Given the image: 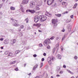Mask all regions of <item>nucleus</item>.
I'll return each mask as SVG.
<instances>
[{
  "mask_svg": "<svg viewBox=\"0 0 78 78\" xmlns=\"http://www.w3.org/2000/svg\"><path fill=\"white\" fill-rule=\"evenodd\" d=\"M67 71L69 72V73H71V74H72V73H72V72H71L70 70H67Z\"/></svg>",
  "mask_w": 78,
  "mask_h": 78,
  "instance_id": "31",
  "label": "nucleus"
},
{
  "mask_svg": "<svg viewBox=\"0 0 78 78\" xmlns=\"http://www.w3.org/2000/svg\"><path fill=\"white\" fill-rule=\"evenodd\" d=\"M16 39H12V42H13V43H12V44H14L16 42Z\"/></svg>",
  "mask_w": 78,
  "mask_h": 78,
  "instance_id": "19",
  "label": "nucleus"
},
{
  "mask_svg": "<svg viewBox=\"0 0 78 78\" xmlns=\"http://www.w3.org/2000/svg\"><path fill=\"white\" fill-rule=\"evenodd\" d=\"M47 20V17L43 16L40 15L38 16L37 15L35 16L34 17V20Z\"/></svg>",
  "mask_w": 78,
  "mask_h": 78,
  "instance_id": "2",
  "label": "nucleus"
},
{
  "mask_svg": "<svg viewBox=\"0 0 78 78\" xmlns=\"http://www.w3.org/2000/svg\"><path fill=\"white\" fill-rule=\"evenodd\" d=\"M12 55V53H10L9 54V56H11Z\"/></svg>",
  "mask_w": 78,
  "mask_h": 78,
  "instance_id": "23",
  "label": "nucleus"
},
{
  "mask_svg": "<svg viewBox=\"0 0 78 78\" xmlns=\"http://www.w3.org/2000/svg\"><path fill=\"white\" fill-rule=\"evenodd\" d=\"M43 45L41 44H39V47H43Z\"/></svg>",
  "mask_w": 78,
  "mask_h": 78,
  "instance_id": "28",
  "label": "nucleus"
},
{
  "mask_svg": "<svg viewBox=\"0 0 78 78\" xmlns=\"http://www.w3.org/2000/svg\"><path fill=\"white\" fill-rule=\"evenodd\" d=\"M34 21L35 23H37V22H39V20H34Z\"/></svg>",
  "mask_w": 78,
  "mask_h": 78,
  "instance_id": "26",
  "label": "nucleus"
},
{
  "mask_svg": "<svg viewBox=\"0 0 78 78\" xmlns=\"http://www.w3.org/2000/svg\"><path fill=\"white\" fill-rule=\"evenodd\" d=\"M4 43L5 44H8L9 43V40H5L4 41Z\"/></svg>",
  "mask_w": 78,
  "mask_h": 78,
  "instance_id": "12",
  "label": "nucleus"
},
{
  "mask_svg": "<svg viewBox=\"0 0 78 78\" xmlns=\"http://www.w3.org/2000/svg\"><path fill=\"white\" fill-rule=\"evenodd\" d=\"M19 31H21V29H20V28H19Z\"/></svg>",
  "mask_w": 78,
  "mask_h": 78,
  "instance_id": "57",
  "label": "nucleus"
},
{
  "mask_svg": "<svg viewBox=\"0 0 78 78\" xmlns=\"http://www.w3.org/2000/svg\"><path fill=\"white\" fill-rule=\"evenodd\" d=\"M41 22H44V21H45V20H41Z\"/></svg>",
  "mask_w": 78,
  "mask_h": 78,
  "instance_id": "41",
  "label": "nucleus"
},
{
  "mask_svg": "<svg viewBox=\"0 0 78 78\" xmlns=\"http://www.w3.org/2000/svg\"><path fill=\"white\" fill-rule=\"evenodd\" d=\"M38 31H39V32H40V33H41V32H42V31H41L40 30H39Z\"/></svg>",
  "mask_w": 78,
  "mask_h": 78,
  "instance_id": "55",
  "label": "nucleus"
},
{
  "mask_svg": "<svg viewBox=\"0 0 78 78\" xmlns=\"http://www.w3.org/2000/svg\"><path fill=\"white\" fill-rule=\"evenodd\" d=\"M74 58L75 59H77L78 58V57H77V56H75L74 57Z\"/></svg>",
  "mask_w": 78,
  "mask_h": 78,
  "instance_id": "33",
  "label": "nucleus"
},
{
  "mask_svg": "<svg viewBox=\"0 0 78 78\" xmlns=\"http://www.w3.org/2000/svg\"><path fill=\"white\" fill-rule=\"evenodd\" d=\"M66 2H63L62 3V5H66Z\"/></svg>",
  "mask_w": 78,
  "mask_h": 78,
  "instance_id": "25",
  "label": "nucleus"
},
{
  "mask_svg": "<svg viewBox=\"0 0 78 78\" xmlns=\"http://www.w3.org/2000/svg\"><path fill=\"white\" fill-rule=\"evenodd\" d=\"M33 56L34 58H35V57H36V56H37V55H36V54L34 55H33Z\"/></svg>",
  "mask_w": 78,
  "mask_h": 78,
  "instance_id": "38",
  "label": "nucleus"
},
{
  "mask_svg": "<svg viewBox=\"0 0 78 78\" xmlns=\"http://www.w3.org/2000/svg\"><path fill=\"white\" fill-rule=\"evenodd\" d=\"M70 17H71V19H73V15L71 16Z\"/></svg>",
  "mask_w": 78,
  "mask_h": 78,
  "instance_id": "50",
  "label": "nucleus"
},
{
  "mask_svg": "<svg viewBox=\"0 0 78 78\" xmlns=\"http://www.w3.org/2000/svg\"><path fill=\"white\" fill-rule=\"evenodd\" d=\"M37 3L38 4V5L36 6L34 8L35 11H39L40 10V8L39 6H41L42 5V2L40 0H37Z\"/></svg>",
  "mask_w": 78,
  "mask_h": 78,
  "instance_id": "1",
  "label": "nucleus"
},
{
  "mask_svg": "<svg viewBox=\"0 0 78 78\" xmlns=\"http://www.w3.org/2000/svg\"><path fill=\"white\" fill-rule=\"evenodd\" d=\"M54 2V0H48L47 1V4L48 5H50Z\"/></svg>",
  "mask_w": 78,
  "mask_h": 78,
  "instance_id": "5",
  "label": "nucleus"
},
{
  "mask_svg": "<svg viewBox=\"0 0 78 78\" xmlns=\"http://www.w3.org/2000/svg\"><path fill=\"white\" fill-rule=\"evenodd\" d=\"M52 24H54V27H56L57 25V23H58V20H52Z\"/></svg>",
  "mask_w": 78,
  "mask_h": 78,
  "instance_id": "6",
  "label": "nucleus"
},
{
  "mask_svg": "<svg viewBox=\"0 0 78 78\" xmlns=\"http://www.w3.org/2000/svg\"><path fill=\"white\" fill-rule=\"evenodd\" d=\"M26 23H28V20H26Z\"/></svg>",
  "mask_w": 78,
  "mask_h": 78,
  "instance_id": "56",
  "label": "nucleus"
},
{
  "mask_svg": "<svg viewBox=\"0 0 78 78\" xmlns=\"http://www.w3.org/2000/svg\"><path fill=\"white\" fill-rule=\"evenodd\" d=\"M44 60H45V59H44V58H42L41 59L42 61H44Z\"/></svg>",
  "mask_w": 78,
  "mask_h": 78,
  "instance_id": "43",
  "label": "nucleus"
},
{
  "mask_svg": "<svg viewBox=\"0 0 78 78\" xmlns=\"http://www.w3.org/2000/svg\"><path fill=\"white\" fill-rule=\"evenodd\" d=\"M43 63H41V66L40 67V68H41V67L43 66Z\"/></svg>",
  "mask_w": 78,
  "mask_h": 78,
  "instance_id": "29",
  "label": "nucleus"
},
{
  "mask_svg": "<svg viewBox=\"0 0 78 78\" xmlns=\"http://www.w3.org/2000/svg\"><path fill=\"white\" fill-rule=\"evenodd\" d=\"M60 67H57V71H58H58H60Z\"/></svg>",
  "mask_w": 78,
  "mask_h": 78,
  "instance_id": "24",
  "label": "nucleus"
},
{
  "mask_svg": "<svg viewBox=\"0 0 78 78\" xmlns=\"http://www.w3.org/2000/svg\"><path fill=\"white\" fill-rule=\"evenodd\" d=\"M29 2V0H23V5H26Z\"/></svg>",
  "mask_w": 78,
  "mask_h": 78,
  "instance_id": "10",
  "label": "nucleus"
},
{
  "mask_svg": "<svg viewBox=\"0 0 78 78\" xmlns=\"http://www.w3.org/2000/svg\"><path fill=\"white\" fill-rule=\"evenodd\" d=\"M65 20L66 23H69V22H70L71 21V20Z\"/></svg>",
  "mask_w": 78,
  "mask_h": 78,
  "instance_id": "21",
  "label": "nucleus"
},
{
  "mask_svg": "<svg viewBox=\"0 0 78 78\" xmlns=\"http://www.w3.org/2000/svg\"><path fill=\"white\" fill-rule=\"evenodd\" d=\"M56 47H59V44H57L56 45Z\"/></svg>",
  "mask_w": 78,
  "mask_h": 78,
  "instance_id": "45",
  "label": "nucleus"
},
{
  "mask_svg": "<svg viewBox=\"0 0 78 78\" xmlns=\"http://www.w3.org/2000/svg\"><path fill=\"white\" fill-rule=\"evenodd\" d=\"M10 32H11V33H12V32H13V30H10Z\"/></svg>",
  "mask_w": 78,
  "mask_h": 78,
  "instance_id": "48",
  "label": "nucleus"
},
{
  "mask_svg": "<svg viewBox=\"0 0 78 78\" xmlns=\"http://www.w3.org/2000/svg\"><path fill=\"white\" fill-rule=\"evenodd\" d=\"M2 12H0V14L1 15H2Z\"/></svg>",
  "mask_w": 78,
  "mask_h": 78,
  "instance_id": "63",
  "label": "nucleus"
},
{
  "mask_svg": "<svg viewBox=\"0 0 78 78\" xmlns=\"http://www.w3.org/2000/svg\"><path fill=\"white\" fill-rule=\"evenodd\" d=\"M15 8L12 7V6H11L10 7V9H11V10H15Z\"/></svg>",
  "mask_w": 78,
  "mask_h": 78,
  "instance_id": "18",
  "label": "nucleus"
},
{
  "mask_svg": "<svg viewBox=\"0 0 78 78\" xmlns=\"http://www.w3.org/2000/svg\"><path fill=\"white\" fill-rule=\"evenodd\" d=\"M1 49H3V47H1Z\"/></svg>",
  "mask_w": 78,
  "mask_h": 78,
  "instance_id": "60",
  "label": "nucleus"
},
{
  "mask_svg": "<svg viewBox=\"0 0 78 78\" xmlns=\"http://www.w3.org/2000/svg\"><path fill=\"white\" fill-rule=\"evenodd\" d=\"M55 16L56 17H61V14H55Z\"/></svg>",
  "mask_w": 78,
  "mask_h": 78,
  "instance_id": "16",
  "label": "nucleus"
},
{
  "mask_svg": "<svg viewBox=\"0 0 78 78\" xmlns=\"http://www.w3.org/2000/svg\"><path fill=\"white\" fill-rule=\"evenodd\" d=\"M58 59H61V56L60 55H58Z\"/></svg>",
  "mask_w": 78,
  "mask_h": 78,
  "instance_id": "20",
  "label": "nucleus"
},
{
  "mask_svg": "<svg viewBox=\"0 0 78 78\" xmlns=\"http://www.w3.org/2000/svg\"><path fill=\"white\" fill-rule=\"evenodd\" d=\"M29 47H30L29 46L27 47V50H28L29 49Z\"/></svg>",
  "mask_w": 78,
  "mask_h": 78,
  "instance_id": "52",
  "label": "nucleus"
},
{
  "mask_svg": "<svg viewBox=\"0 0 78 78\" xmlns=\"http://www.w3.org/2000/svg\"><path fill=\"white\" fill-rule=\"evenodd\" d=\"M30 27H28L27 30H30Z\"/></svg>",
  "mask_w": 78,
  "mask_h": 78,
  "instance_id": "61",
  "label": "nucleus"
},
{
  "mask_svg": "<svg viewBox=\"0 0 78 78\" xmlns=\"http://www.w3.org/2000/svg\"><path fill=\"white\" fill-rule=\"evenodd\" d=\"M43 55L44 56H46V53H44Z\"/></svg>",
  "mask_w": 78,
  "mask_h": 78,
  "instance_id": "49",
  "label": "nucleus"
},
{
  "mask_svg": "<svg viewBox=\"0 0 78 78\" xmlns=\"http://www.w3.org/2000/svg\"><path fill=\"white\" fill-rule=\"evenodd\" d=\"M38 66V64H36V65L34 66L33 68V70H35V69H36V68Z\"/></svg>",
  "mask_w": 78,
  "mask_h": 78,
  "instance_id": "14",
  "label": "nucleus"
},
{
  "mask_svg": "<svg viewBox=\"0 0 78 78\" xmlns=\"http://www.w3.org/2000/svg\"><path fill=\"white\" fill-rule=\"evenodd\" d=\"M47 48L48 49H49V48H50V47L48 45V47H47Z\"/></svg>",
  "mask_w": 78,
  "mask_h": 78,
  "instance_id": "36",
  "label": "nucleus"
},
{
  "mask_svg": "<svg viewBox=\"0 0 78 78\" xmlns=\"http://www.w3.org/2000/svg\"><path fill=\"white\" fill-rule=\"evenodd\" d=\"M35 3L34 2H31L30 3V8H33L34 6Z\"/></svg>",
  "mask_w": 78,
  "mask_h": 78,
  "instance_id": "9",
  "label": "nucleus"
},
{
  "mask_svg": "<svg viewBox=\"0 0 78 78\" xmlns=\"http://www.w3.org/2000/svg\"><path fill=\"white\" fill-rule=\"evenodd\" d=\"M23 27H24V26L23 25L21 26V27H20L21 28H22V29L23 28Z\"/></svg>",
  "mask_w": 78,
  "mask_h": 78,
  "instance_id": "35",
  "label": "nucleus"
},
{
  "mask_svg": "<svg viewBox=\"0 0 78 78\" xmlns=\"http://www.w3.org/2000/svg\"><path fill=\"white\" fill-rule=\"evenodd\" d=\"M62 32H64V31H65V29H63L62 30Z\"/></svg>",
  "mask_w": 78,
  "mask_h": 78,
  "instance_id": "39",
  "label": "nucleus"
},
{
  "mask_svg": "<svg viewBox=\"0 0 78 78\" xmlns=\"http://www.w3.org/2000/svg\"><path fill=\"white\" fill-rule=\"evenodd\" d=\"M50 40L48 38H47L45 41H44V45H45V44L48 45V44H50Z\"/></svg>",
  "mask_w": 78,
  "mask_h": 78,
  "instance_id": "3",
  "label": "nucleus"
},
{
  "mask_svg": "<svg viewBox=\"0 0 78 78\" xmlns=\"http://www.w3.org/2000/svg\"><path fill=\"white\" fill-rule=\"evenodd\" d=\"M67 29H68V30H71V27L70 26V24H68V26H67Z\"/></svg>",
  "mask_w": 78,
  "mask_h": 78,
  "instance_id": "13",
  "label": "nucleus"
},
{
  "mask_svg": "<svg viewBox=\"0 0 78 78\" xmlns=\"http://www.w3.org/2000/svg\"><path fill=\"white\" fill-rule=\"evenodd\" d=\"M41 24L39 23L34 24V27H37V28H39L41 27Z\"/></svg>",
  "mask_w": 78,
  "mask_h": 78,
  "instance_id": "11",
  "label": "nucleus"
},
{
  "mask_svg": "<svg viewBox=\"0 0 78 78\" xmlns=\"http://www.w3.org/2000/svg\"><path fill=\"white\" fill-rule=\"evenodd\" d=\"M26 12H30L31 13H32V14H33L35 13V12H36V11L34 10L27 9L26 10Z\"/></svg>",
  "mask_w": 78,
  "mask_h": 78,
  "instance_id": "7",
  "label": "nucleus"
},
{
  "mask_svg": "<svg viewBox=\"0 0 78 78\" xmlns=\"http://www.w3.org/2000/svg\"><path fill=\"white\" fill-rule=\"evenodd\" d=\"M12 62V64H15V63H16V61H14L13 62Z\"/></svg>",
  "mask_w": 78,
  "mask_h": 78,
  "instance_id": "40",
  "label": "nucleus"
},
{
  "mask_svg": "<svg viewBox=\"0 0 78 78\" xmlns=\"http://www.w3.org/2000/svg\"><path fill=\"white\" fill-rule=\"evenodd\" d=\"M46 16H47L49 17H51V14L48 13L46 15Z\"/></svg>",
  "mask_w": 78,
  "mask_h": 78,
  "instance_id": "17",
  "label": "nucleus"
},
{
  "mask_svg": "<svg viewBox=\"0 0 78 78\" xmlns=\"http://www.w3.org/2000/svg\"><path fill=\"white\" fill-rule=\"evenodd\" d=\"M61 51H63V47H62V46L61 47Z\"/></svg>",
  "mask_w": 78,
  "mask_h": 78,
  "instance_id": "30",
  "label": "nucleus"
},
{
  "mask_svg": "<svg viewBox=\"0 0 78 78\" xmlns=\"http://www.w3.org/2000/svg\"><path fill=\"white\" fill-rule=\"evenodd\" d=\"M48 59H50L49 61H48L49 64L50 65L51 64V60H52V61H53V60L54 59V58L53 57H52L51 58H48Z\"/></svg>",
  "mask_w": 78,
  "mask_h": 78,
  "instance_id": "8",
  "label": "nucleus"
},
{
  "mask_svg": "<svg viewBox=\"0 0 78 78\" xmlns=\"http://www.w3.org/2000/svg\"><path fill=\"white\" fill-rule=\"evenodd\" d=\"M77 3H76V4L74 5V6H76H76H77Z\"/></svg>",
  "mask_w": 78,
  "mask_h": 78,
  "instance_id": "46",
  "label": "nucleus"
},
{
  "mask_svg": "<svg viewBox=\"0 0 78 78\" xmlns=\"http://www.w3.org/2000/svg\"><path fill=\"white\" fill-rule=\"evenodd\" d=\"M65 36H63V37H62V41L64 40V39H65Z\"/></svg>",
  "mask_w": 78,
  "mask_h": 78,
  "instance_id": "34",
  "label": "nucleus"
},
{
  "mask_svg": "<svg viewBox=\"0 0 78 78\" xmlns=\"http://www.w3.org/2000/svg\"><path fill=\"white\" fill-rule=\"evenodd\" d=\"M68 12L67 11L65 12L64 13V14H67Z\"/></svg>",
  "mask_w": 78,
  "mask_h": 78,
  "instance_id": "47",
  "label": "nucleus"
},
{
  "mask_svg": "<svg viewBox=\"0 0 78 78\" xmlns=\"http://www.w3.org/2000/svg\"><path fill=\"white\" fill-rule=\"evenodd\" d=\"M56 40L57 41H59V38L58 37H57L56 38Z\"/></svg>",
  "mask_w": 78,
  "mask_h": 78,
  "instance_id": "27",
  "label": "nucleus"
},
{
  "mask_svg": "<svg viewBox=\"0 0 78 78\" xmlns=\"http://www.w3.org/2000/svg\"><path fill=\"white\" fill-rule=\"evenodd\" d=\"M63 67H64V68H66V65H63Z\"/></svg>",
  "mask_w": 78,
  "mask_h": 78,
  "instance_id": "53",
  "label": "nucleus"
},
{
  "mask_svg": "<svg viewBox=\"0 0 78 78\" xmlns=\"http://www.w3.org/2000/svg\"><path fill=\"white\" fill-rule=\"evenodd\" d=\"M20 52V51L17 50L15 51V55H17V54H19Z\"/></svg>",
  "mask_w": 78,
  "mask_h": 78,
  "instance_id": "15",
  "label": "nucleus"
},
{
  "mask_svg": "<svg viewBox=\"0 0 78 78\" xmlns=\"http://www.w3.org/2000/svg\"><path fill=\"white\" fill-rule=\"evenodd\" d=\"M63 73V72L62 71H60V73Z\"/></svg>",
  "mask_w": 78,
  "mask_h": 78,
  "instance_id": "54",
  "label": "nucleus"
},
{
  "mask_svg": "<svg viewBox=\"0 0 78 78\" xmlns=\"http://www.w3.org/2000/svg\"><path fill=\"white\" fill-rule=\"evenodd\" d=\"M0 41H3V38H0Z\"/></svg>",
  "mask_w": 78,
  "mask_h": 78,
  "instance_id": "42",
  "label": "nucleus"
},
{
  "mask_svg": "<svg viewBox=\"0 0 78 78\" xmlns=\"http://www.w3.org/2000/svg\"><path fill=\"white\" fill-rule=\"evenodd\" d=\"M73 8H76V7L74 5L73 7Z\"/></svg>",
  "mask_w": 78,
  "mask_h": 78,
  "instance_id": "62",
  "label": "nucleus"
},
{
  "mask_svg": "<svg viewBox=\"0 0 78 78\" xmlns=\"http://www.w3.org/2000/svg\"><path fill=\"white\" fill-rule=\"evenodd\" d=\"M41 12V11H38L36 12V14H39L40 12Z\"/></svg>",
  "mask_w": 78,
  "mask_h": 78,
  "instance_id": "32",
  "label": "nucleus"
},
{
  "mask_svg": "<svg viewBox=\"0 0 78 78\" xmlns=\"http://www.w3.org/2000/svg\"><path fill=\"white\" fill-rule=\"evenodd\" d=\"M54 38L53 37H51L50 38V39H51V40H52L53 39H54Z\"/></svg>",
  "mask_w": 78,
  "mask_h": 78,
  "instance_id": "51",
  "label": "nucleus"
},
{
  "mask_svg": "<svg viewBox=\"0 0 78 78\" xmlns=\"http://www.w3.org/2000/svg\"><path fill=\"white\" fill-rule=\"evenodd\" d=\"M13 25V26H15V27H18L19 26H20V25L19 24L16 23V22H17V21L16 20H12Z\"/></svg>",
  "mask_w": 78,
  "mask_h": 78,
  "instance_id": "4",
  "label": "nucleus"
},
{
  "mask_svg": "<svg viewBox=\"0 0 78 78\" xmlns=\"http://www.w3.org/2000/svg\"><path fill=\"white\" fill-rule=\"evenodd\" d=\"M8 52L7 51H5V55H8Z\"/></svg>",
  "mask_w": 78,
  "mask_h": 78,
  "instance_id": "37",
  "label": "nucleus"
},
{
  "mask_svg": "<svg viewBox=\"0 0 78 78\" xmlns=\"http://www.w3.org/2000/svg\"><path fill=\"white\" fill-rule=\"evenodd\" d=\"M15 70H16V71H18V68H17L16 69H15Z\"/></svg>",
  "mask_w": 78,
  "mask_h": 78,
  "instance_id": "44",
  "label": "nucleus"
},
{
  "mask_svg": "<svg viewBox=\"0 0 78 78\" xmlns=\"http://www.w3.org/2000/svg\"><path fill=\"white\" fill-rule=\"evenodd\" d=\"M55 51H56V48H54V49L53 50V51H52L53 53H55Z\"/></svg>",
  "mask_w": 78,
  "mask_h": 78,
  "instance_id": "22",
  "label": "nucleus"
},
{
  "mask_svg": "<svg viewBox=\"0 0 78 78\" xmlns=\"http://www.w3.org/2000/svg\"><path fill=\"white\" fill-rule=\"evenodd\" d=\"M2 5H0V9H1V8H2Z\"/></svg>",
  "mask_w": 78,
  "mask_h": 78,
  "instance_id": "58",
  "label": "nucleus"
},
{
  "mask_svg": "<svg viewBox=\"0 0 78 78\" xmlns=\"http://www.w3.org/2000/svg\"><path fill=\"white\" fill-rule=\"evenodd\" d=\"M57 76H59V75H57Z\"/></svg>",
  "mask_w": 78,
  "mask_h": 78,
  "instance_id": "64",
  "label": "nucleus"
},
{
  "mask_svg": "<svg viewBox=\"0 0 78 78\" xmlns=\"http://www.w3.org/2000/svg\"><path fill=\"white\" fill-rule=\"evenodd\" d=\"M56 3H54V6H55L56 5Z\"/></svg>",
  "mask_w": 78,
  "mask_h": 78,
  "instance_id": "59",
  "label": "nucleus"
}]
</instances>
